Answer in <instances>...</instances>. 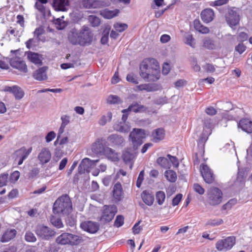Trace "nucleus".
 <instances>
[{
	"instance_id": "obj_1",
	"label": "nucleus",
	"mask_w": 252,
	"mask_h": 252,
	"mask_svg": "<svg viewBox=\"0 0 252 252\" xmlns=\"http://www.w3.org/2000/svg\"><path fill=\"white\" fill-rule=\"evenodd\" d=\"M140 75L146 81H156L160 76L159 64H141Z\"/></svg>"
},
{
	"instance_id": "obj_2",
	"label": "nucleus",
	"mask_w": 252,
	"mask_h": 252,
	"mask_svg": "<svg viewBox=\"0 0 252 252\" xmlns=\"http://www.w3.org/2000/svg\"><path fill=\"white\" fill-rule=\"evenodd\" d=\"M53 212L55 214L68 215L72 210L71 200L67 194H64L59 197L55 202L53 206Z\"/></svg>"
},
{
	"instance_id": "obj_3",
	"label": "nucleus",
	"mask_w": 252,
	"mask_h": 252,
	"mask_svg": "<svg viewBox=\"0 0 252 252\" xmlns=\"http://www.w3.org/2000/svg\"><path fill=\"white\" fill-rule=\"evenodd\" d=\"M222 199V192L217 188H213L207 193V202L212 206L220 204Z\"/></svg>"
},
{
	"instance_id": "obj_4",
	"label": "nucleus",
	"mask_w": 252,
	"mask_h": 252,
	"mask_svg": "<svg viewBox=\"0 0 252 252\" xmlns=\"http://www.w3.org/2000/svg\"><path fill=\"white\" fill-rule=\"evenodd\" d=\"M35 232L39 238L44 240H49L56 235L54 230L42 224L37 225Z\"/></svg>"
},
{
	"instance_id": "obj_5",
	"label": "nucleus",
	"mask_w": 252,
	"mask_h": 252,
	"mask_svg": "<svg viewBox=\"0 0 252 252\" xmlns=\"http://www.w3.org/2000/svg\"><path fill=\"white\" fill-rule=\"evenodd\" d=\"M236 242L234 236H229L223 239L219 240L216 244V249L220 252H226L231 250Z\"/></svg>"
},
{
	"instance_id": "obj_6",
	"label": "nucleus",
	"mask_w": 252,
	"mask_h": 252,
	"mask_svg": "<svg viewBox=\"0 0 252 252\" xmlns=\"http://www.w3.org/2000/svg\"><path fill=\"white\" fill-rule=\"evenodd\" d=\"M213 124L211 119H207L205 120L203 127V131L200 136L198 144L204 145V143L208 140L209 136L211 134Z\"/></svg>"
},
{
	"instance_id": "obj_7",
	"label": "nucleus",
	"mask_w": 252,
	"mask_h": 252,
	"mask_svg": "<svg viewBox=\"0 0 252 252\" xmlns=\"http://www.w3.org/2000/svg\"><path fill=\"white\" fill-rule=\"evenodd\" d=\"M145 131L142 129L134 128L130 133L129 137L131 139L134 148L141 145L143 139L145 138Z\"/></svg>"
},
{
	"instance_id": "obj_8",
	"label": "nucleus",
	"mask_w": 252,
	"mask_h": 252,
	"mask_svg": "<svg viewBox=\"0 0 252 252\" xmlns=\"http://www.w3.org/2000/svg\"><path fill=\"white\" fill-rule=\"evenodd\" d=\"M117 212V207L114 205L104 206L100 220L104 222L110 221L113 219Z\"/></svg>"
},
{
	"instance_id": "obj_9",
	"label": "nucleus",
	"mask_w": 252,
	"mask_h": 252,
	"mask_svg": "<svg viewBox=\"0 0 252 252\" xmlns=\"http://www.w3.org/2000/svg\"><path fill=\"white\" fill-rule=\"evenodd\" d=\"M79 32L81 38V46H86L90 44L93 38V33L90 29L84 26L79 31Z\"/></svg>"
},
{
	"instance_id": "obj_10",
	"label": "nucleus",
	"mask_w": 252,
	"mask_h": 252,
	"mask_svg": "<svg viewBox=\"0 0 252 252\" xmlns=\"http://www.w3.org/2000/svg\"><path fill=\"white\" fill-rule=\"evenodd\" d=\"M32 147L27 149L23 147L16 151L14 154L15 161H18V164L21 165L24 160H25L32 152Z\"/></svg>"
},
{
	"instance_id": "obj_11",
	"label": "nucleus",
	"mask_w": 252,
	"mask_h": 252,
	"mask_svg": "<svg viewBox=\"0 0 252 252\" xmlns=\"http://www.w3.org/2000/svg\"><path fill=\"white\" fill-rule=\"evenodd\" d=\"M225 19L230 27H232L237 25L240 21V15L238 11L234 9L229 10L225 15Z\"/></svg>"
},
{
	"instance_id": "obj_12",
	"label": "nucleus",
	"mask_w": 252,
	"mask_h": 252,
	"mask_svg": "<svg viewBox=\"0 0 252 252\" xmlns=\"http://www.w3.org/2000/svg\"><path fill=\"white\" fill-rule=\"evenodd\" d=\"M200 172L204 181L207 184L212 183L215 177L213 171L206 164H201L200 165Z\"/></svg>"
},
{
	"instance_id": "obj_13",
	"label": "nucleus",
	"mask_w": 252,
	"mask_h": 252,
	"mask_svg": "<svg viewBox=\"0 0 252 252\" xmlns=\"http://www.w3.org/2000/svg\"><path fill=\"white\" fill-rule=\"evenodd\" d=\"M3 91L12 93L16 99L20 100L22 99L24 95L23 90L18 86L14 85L12 86H5Z\"/></svg>"
},
{
	"instance_id": "obj_14",
	"label": "nucleus",
	"mask_w": 252,
	"mask_h": 252,
	"mask_svg": "<svg viewBox=\"0 0 252 252\" xmlns=\"http://www.w3.org/2000/svg\"><path fill=\"white\" fill-rule=\"evenodd\" d=\"M39 163L43 165L49 162L51 158V153L48 148H43L39 152L38 157Z\"/></svg>"
},
{
	"instance_id": "obj_15",
	"label": "nucleus",
	"mask_w": 252,
	"mask_h": 252,
	"mask_svg": "<svg viewBox=\"0 0 252 252\" xmlns=\"http://www.w3.org/2000/svg\"><path fill=\"white\" fill-rule=\"evenodd\" d=\"M136 157V154L133 150L131 149H127L124 151L122 155V158L126 164L130 165L129 167L132 168V164Z\"/></svg>"
},
{
	"instance_id": "obj_16",
	"label": "nucleus",
	"mask_w": 252,
	"mask_h": 252,
	"mask_svg": "<svg viewBox=\"0 0 252 252\" xmlns=\"http://www.w3.org/2000/svg\"><path fill=\"white\" fill-rule=\"evenodd\" d=\"M48 67L42 66L36 70L32 74L33 78L39 81H44L47 79V71Z\"/></svg>"
},
{
	"instance_id": "obj_17",
	"label": "nucleus",
	"mask_w": 252,
	"mask_h": 252,
	"mask_svg": "<svg viewBox=\"0 0 252 252\" xmlns=\"http://www.w3.org/2000/svg\"><path fill=\"white\" fill-rule=\"evenodd\" d=\"M80 226L82 229L91 233L96 232L99 229L97 223L90 221L82 222Z\"/></svg>"
},
{
	"instance_id": "obj_18",
	"label": "nucleus",
	"mask_w": 252,
	"mask_h": 252,
	"mask_svg": "<svg viewBox=\"0 0 252 252\" xmlns=\"http://www.w3.org/2000/svg\"><path fill=\"white\" fill-rule=\"evenodd\" d=\"M103 156H104L106 158L111 161L116 162L119 160V154L116 152L115 150L108 147L105 148Z\"/></svg>"
},
{
	"instance_id": "obj_19",
	"label": "nucleus",
	"mask_w": 252,
	"mask_h": 252,
	"mask_svg": "<svg viewBox=\"0 0 252 252\" xmlns=\"http://www.w3.org/2000/svg\"><path fill=\"white\" fill-rule=\"evenodd\" d=\"M69 6L68 0H54L53 7L56 11H66Z\"/></svg>"
},
{
	"instance_id": "obj_20",
	"label": "nucleus",
	"mask_w": 252,
	"mask_h": 252,
	"mask_svg": "<svg viewBox=\"0 0 252 252\" xmlns=\"http://www.w3.org/2000/svg\"><path fill=\"white\" fill-rule=\"evenodd\" d=\"M80 37L79 31L75 29L70 31L68 34L69 41L73 45H81V38Z\"/></svg>"
},
{
	"instance_id": "obj_21",
	"label": "nucleus",
	"mask_w": 252,
	"mask_h": 252,
	"mask_svg": "<svg viewBox=\"0 0 252 252\" xmlns=\"http://www.w3.org/2000/svg\"><path fill=\"white\" fill-rule=\"evenodd\" d=\"M136 88L138 90L140 91H146V92H155L160 90L161 88V86L160 85L157 84H144L137 86Z\"/></svg>"
},
{
	"instance_id": "obj_22",
	"label": "nucleus",
	"mask_w": 252,
	"mask_h": 252,
	"mask_svg": "<svg viewBox=\"0 0 252 252\" xmlns=\"http://www.w3.org/2000/svg\"><path fill=\"white\" fill-rule=\"evenodd\" d=\"M99 160V159L91 160L89 158H85L82 160L79 167L83 168L84 171L90 172V169L94 166Z\"/></svg>"
},
{
	"instance_id": "obj_23",
	"label": "nucleus",
	"mask_w": 252,
	"mask_h": 252,
	"mask_svg": "<svg viewBox=\"0 0 252 252\" xmlns=\"http://www.w3.org/2000/svg\"><path fill=\"white\" fill-rule=\"evenodd\" d=\"M147 109L146 106L135 102L129 105L127 109H123L122 112L125 113L132 111L135 113H142L145 112Z\"/></svg>"
},
{
	"instance_id": "obj_24",
	"label": "nucleus",
	"mask_w": 252,
	"mask_h": 252,
	"mask_svg": "<svg viewBox=\"0 0 252 252\" xmlns=\"http://www.w3.org/2000/svg\"><path fill=\"white\" fill-rule=\"evenodd\" d=\"M215 14L213 9L206 8L201 13V18L202 21L206 23H208L213 21Z\"/></svg>"
},
{
	"instance_id": "obj_25",
	"label": "nucleus",
	"mask_w": 252,
	"mask_h": 252,
	"mask_svg": "<svg viewBox=\"0 0 252 252\" xmlns=\"http://www.w3.org/2000/svg\"><path fill=\"white\" fill-rule=\"evenodd\" d=\"M124 193L121 184L120 183H117L114 186L113 189V196L117 201L121 200L124 196Z\"/></svg>"
},
{
	"instance_id": "obj_26",
	"label": "nucleus",
	"mask_w": 252,
	"mask_h": 252,
	"mask_svg": "<svg viewBox=\"0 0 252 252\" xmlns=\"http://www.w3.org/2000/svg\"><path fill=\"white\" fill-rule=\"evenodd\" d=\"M238 127H240L243 131L251 133H252V122L248 119H243L238 123Z\"/></svg>"
},
{
	"instance_id": "obj_27",
	"label": "nucleus",
	"mask_w": 252,
	"mask_h": 252,
	"mask_svg": "<svg viewBox=\"0 0 252 252\" xmlns=\"http://www.w3.org/2000/svg\"><path fill=\"white\" fill-rule=\"evenodd\" d=\"M81 2L86 8H97L102 5V2L97 0H81Z\"/></svg>"
},
{
	"instance_id": "obj_28",
	"label": "nucleus",
	"mask_w": 252,
	"mask_h": 252,
	"mask_svg": "<svg viewBox=\"0 0 252 252\" xmlns=\"http://www.w3.org/2000/svg\"><path fill=\"white\" fill-rule=\"evenodd\" d=\"M143 201L149 206H152L154 202L155 198L153 194L148 190H144L141 194Z\"/></svg>"
},
{
	"instance_id": "obj_29",
	"label": "nucleus",
	"mask_w": 252,
	"mask_h": 252,
	"mask_svg": "<svg viewBox=\"0 0 252 252\" xmlns=\"http://www.w3.org/2000/svg\"><path fill=\"white\" fill-rule=\"evenodd\" d=\"M9 65L23 73H27L28 72L26 64H0V71L1 70L8 69L9 68Z\"/></svg>"
},
{
	"instance_id": "obj_30",
	"label": "nucleus",
	"mask_w": 252,
	"mask_h": 252,
	"mask_svg": "<svg viewBox=\"0 0 252 252\" xmlns=\"http://www.w3.org/2000/svg\"><path fill=\"white\" fill-rule=\"evenodd\" d=\"M119 13L120 10L117 9L111 10L105 8L100 11V15L107 19H110L117 16Z\"/></svg>"
},
{
	"instance_id": "obj_31",
	"label": "nucleus",
	"mask_w": 252,
	"mask_h": 252,
	"mask_svg": "<svg viewBox=\"0 0 252 252\" xmlns=\"http://www.w3.org/2000/svg\"><path fill=\"white\" fill-rule=\"evenodd\" d=\"M114 129L120 132L127 133L129 131L130 126L128 122H118L113 126Z\"/></svg>"
},
{
	"instance_id": "obj_32",
	"label": "nucleus",
	"mask_w": 252,
	"mask_h": 252,
	"mask_svg": "<svg viewBox=\"0 0 252 252\" xmlns=\"http://www.w3.org/2000/svg\"><path fill=\"white\" fill-rule=\"evenodd\" d=\"M107 140L113 146L122 145L124 142L123 137L117 134H113L109 135L107 138Z\"/></svg>"
},
{
	"instance_id": "obj_33",
	"label": "nucleus",
	"mask_w": 252,
	"mask_h": 252,
	"mask_svg": "<svg viewBox=\"0 0 252 252\" xmlns=\"http://www.w3.org/2000/svg\"><path fill=\"white\" fill-rule=\"evenodd\" d=\"M16 234L17 231L15 229H8L2 235L0 241L2 243L7 242L14 238Z\"/></svg>"
},
{
	"instance_id": "obj_34",
	"label": "nucleus",
	"mask_w": 252,
	"mask_h": 252,
	"mask_svg": "<svg viewBox=\"0 0 252 252\" xmlns=\"http://www.w3.org/2000/svg\"><path fill=\"white\" fill-rule=\"evenodd\" d=\"M244 173L238 172L237 178L234 182V186L238 189H241L245 186V177Z\"/></svg>"
},
{
	"instance_id": "obj_35",
	"label": "nucleus",
	"mask_w": 252,
	"mask_h": 252,
	"mask_svg": "<svg viewBox=\"0 0 252 252\" xmlns=\"http://www.w3.org/2000/svg\"><path fill=\"white\" fill-rule=\"evenodd\" d=\"M105 148H107V146L103 145L101 141H98L93 144L92 149L94 153L103 155Z\"/></svg>"
},
{
	"instance_id": "obj_36",
	"label": "nucleus",
	"mask_w": 252,
	"mask_h": 252,
	"mask_svg": "<svg viewBox=\"0 0 252 252\" xmlns=\"http://www.w3.org/2000/svg\"><path fill=\"white\" fill-rule=\"evenodd\" d=\"M69 233H63L56 239L57 244L62 245L69 244Z\"/></svg>"
},
{
	"instance_id": "obj_37",
	"label": "nucleus",
	"mask_w": 252,
	"mask_h": 252,
	"mask_svg": "<svg viewBox=\"0 0 252 252\" xmlns=\"http://www.w3.org/2000/svg\"><path fill=\"white\" fill-rule=\"evenodd\" d=\"M194 29L200 33L205 34L209 32V29L202 25L199 20H195L193 22Z\"/></svg>"
},
{
	"instance_id": "obj_38",
	"label": "nucleus",
	"mask_w": 252,
	"mask_h": 252,
	"mask_svg": "<svg viewBox=\"0 0 252 252\" xmlns=\"http://www.w3.org/2000/svg\"><path fill=\"white\" fill-rule=\"evenodd\" d=\"M27 57L32 63H42L41 61V56L38 53L30 51L27 53Z\"/></svg>"
},
{
	"instance_id": "obj_39",
	"label": "nucleus",
	"mask_w": 252,
	"mask_h": 252,
	"mask_svg": "<svg viewBox=\"0 0 252 252\" xmlns=\"http://www.w3.org/2000/svg\"><path fill=\"white\" fill-rule=\"evenodd\" d=\"M69 244L72 246H77L83 242L82 237L77 235L69 233Z\"/></svg>"
},
{
	"instance_id": "obj_40",
	"label": "nucleus",
	"mask_w": 252,
	"mask_h": 252,
	"mask_svg": "<svg viewBox=\"0 0 252 252\" xmlns=\"http://www.w3.org/2000/svg\"><path fill=\"white\" fill-rule=\"evenodd\" d=\"M154 141L158 142L162 140L164 137V131L162 128H158L155 130L152 133Z\"/></svg>"
},
{
	"instance_id": "obj_41",
	"label": "nucleus",
	"mask_w": 252,
	"mask_h": 252,
	"mask_svg": "<svg viewBox=\"0 0 252 252\" xmlns=\"http://www.w3.org/2000/svg\"><path fill=\"white\" fill-rule=\"evenodd\" d=\"M165 176L167 180L170 182L174 183L176 181L177 175L175 171L173 170H167L165 172Z\"/></svg>"
},
{
	"instance_id": "obj_42",
	"label": "nucleus",
	"mask_w": 252,
	"mask_h": 252,
	"mask_svg": "<svg viewBox=\"0 0 252 252\" xmlns=\"http://www.w3.org/2000/svg\"><path fill=\"white\" fill-rule=\"evenodd\" d=\"M106 101L107 103L109 104H116L122 102V101L119 96L112 94L108 96Z\"/></svg>"
},
{
	"instance_id": "obj_43",
	"label": "nucleus",
	"mask_w": 252,
	"mask_h": 252,
	"mask_svg": "<svg viewBox=\"0 0 252 252\" xmlns=\"http://www.w3.org/2000/svg\"><path fill=\"white\" fill-rule=\"evenodd\" d=\"M156 198L158 204L161 205L165 201V194L163 191H157L156 194Z\"/></svg>"
},
{
	"instance_id": "obj_44",
	"label": "nucleus",
	"mask_w": 252,
	"mask_h": 252,
	"mask_svg": "<svg viewBox=\"0 0 252 252\" xmlns=\"http://www.w3.org/2000/svg\"><path fill=\"white\" fill-rule=\"evenodd\" d=\"M51 223L58 228L63 227V225L60 218H57L55 216H52L50 219Z\"/></svg>"
},
{
	"instance_id": "obj_45",
	"label": "nucleus",
	"mask_w": 252,
	"mask_h": 252,
	"mask_svg": "<svg viewBox=\"0 0 252 252\" xmlns=\"http://www.w3.org/2000/svg\"><path fill=\"white\" fill-rule=\"evenodd\" d=\"M222 223L223 220L220 219H210L206 222L205 225L213 227L220 225Z\"/></svg>"
},
{
	"instance_id": "obj_46",
	"label": "nucleus",
	"mask_w": 252,
	"mask_h": 252,
	"mask_svg": "<svg viewBox=\"0 0 252 252\" xmlns=\"http://www.w3.org/2000/svg\"><path fill=\"white\" fill-rule=\"evenodd\" d=\"M112 114L111 112H108L106 115L102 116L99 121V124L101 126H104L107 122L111 120Z\"/></svg>"
},
{
	"instance_id": "obj_47",
	"label": "nucleus",
	"mask_w": 252,
	"mask_h": 252,
	"mask_svg": "<svg viewBox=\"0 0 252 252\" xmlns=\"http://www.w3.org/2000/svg\"><path fill=\"white\" fill-rule=\"evenodd\" d=\"M88 20L93 27H97L100 23L99 18L94 15H90Z\"/></svg>"
},
{
	"instance_id": "obj_48",
	"label": "nucleus",
	"mask_w": 252,
	"mask_h": 252,
	"mask_svg": "<svg viewBox=\"0 0 252 252\" xmlns=\"http://www.w3.org/2000/svg\"><path fill=\"white\" fill-rule=\"evenodd\" d=\"M44 30L42 27H39L36 28L33 32L34 36L36 38L38 41H44V40L41 39L40 36L44 33Z\"/></svg>"
},
{
	"instance_id": "obj_49",
	"label": "nucleus",
	"mask_w": 252,
	"mask_h": 252,
	"mask_svg": "<svg viewBox=\"0 0 252 252\" xmlns=\"http://www.w3.org/2000/svg\"><path fill=\"white\" fill-rule=\"evenodd\" d=\"M127 27V25L125 23H116L114 25V29L120 32H124Z\"/></svg>"
},
{
	"instance_id": "obj_50",
	"label": "nucleus",
	"mask_w": 252,
	"mask_h": 252,
	"mask_svg": "<svg viewBox=\"0 0 252 252\" xmlns=\"http://www.w3.org/2000/svg\"><path fill=\"white\" fill-rule=\"evenodd\" d=\"M237 200L236 199H232L229 200L226 204L223 205L222 209L225 210H229L232 207L236 204Z\"/></svg>"
},
{
	"instance_id": "obj_51",
	"label": "nucleus",
	"mask_w": 252,
	"mask_h": 252,
	"mask_svg": "<svg viewBox=\"0 0 252 252\" xmlns=\"http://www.w3.org/2000/svg\"><path fill=\"white\" fill-rule=\"evenodd\" d=\"M20 173L18 171H15L12 173L9 177H8L9 182L11 183H15L19 178Z\"/></svg>"
},
{
	"instance_id": "obj_52",
	"label": "nucleus",
	"mask_w": 252,
	"mask_h": 252,
	"mask_svg": "<svg viewBox=\"0 0 252 252\" xmlns=\"http://www.w3.org/2000/svg\"><path fill=\"white\" fill-rule=\"evenodd\" d=\"M157 163L161 166L167 168L169 166L168 159L164 157H159L157 159Z\"/></svg>"
},
{
	"instance_id": "obj_53",
	"label": "nucleus",
	"mask_w": 252,
	"mask_h": 252,
	"mask_svg": "<svg viewBox=\"0 0 252 252\" xmlns=\"http://www.w3.org/2000/svg\"><path fill=\"white\" fill-rule=\"evenodd\" d=\"M8 182V174L7 173H3L0 175V187L6 186Z\"/></svg>"
},
{
	"instance_id": "obj_54",
	"label": "nucleus",
	"mask_w": 252,
	"mask_h": 252,
	"mask_svg": "<svg viewBox=\"0 0 252 252\" xmlns=\"http://www.w3.org/2000/svg\"><path fill=\"white\" fill-rule=\"evenodd\" d=\"M63 19L64 16H63L61 18H58L54 20V23L56 25H57L58 26V28L59 29H63L66 26L65 23L63 21Z\"/></svg>"
},
{
	"instance_id": "obj_55",
	"label": "nucleus",
	"mask_w": 252,
	"mask_h": 252,
	"mask_svg": "<svg viewBox=\"0 0 252 252\" xmlns=\"http://www.w3.org/2000/svg\"><path fill=\"white\" fill-rule=\"evenodd\" d=\"M25 238L26 241L29 242H34L36 240L34 234L30 231H28L26 233Z\"/></svg>"
},
{
	"instance_id": "obj_56",
	"label": "nucleus",
	"mask_w": 252,
	"mask_h": 252,
	"mask_svg": "<svg viewBox=\"0 0 252 252\" xmlns=\"http://www.w3.org/2000/svg\"><path fill=\"white\" fill-rule=\"evenodd\" d=\"M185 43L192 47L195 45L194 39L191 34H187L185 36Z\"/></svg>"
},
{
	"instance_id": "obj_57",
	"label": "nucleus",
	"mask_w": 252,
	"mask_h": 252,
	"mask_svg": "<svg viewBox=\"0 0 252 252\" xmlns=\"http://www.w3.org/2000/svg\"><path fill=\"white\" fill-rule=\"evenodd\" d=\"M203 45L205 48L209 49H213L215 47L213 41L209 38H206L204 40Z\"/></svg>"
},
{
	"instance_id": "obj_58",
	"label": "nucleus",
	"mask_w": 252,
	"mask_h": 252,
	"mask_svg": "<svg viewBox=\"0 0 252 252\" xmlns=\"http://www.w3.org/2000/svg\"><path fill=\"white\" fill-rule=\"evenodd\" d=\"M124 221V217L122 216H118L115 220L114 225L117 227H119L123 225Z\"/></svg>"
},
{
	"instance_id": "obj_59",
	"label": "nucleus",
	"mask_w": 252,
	"mask_h": 252,
	"mask_svg": "<svg viewBox=\"0 0 252 252\" xmlns=\"http://www.w3.org/2000/svg\"><path fill=\"white\" fill-rule=\"evenodd\" d=\"M183 197V195L181 193H178L173 198L172 201V205L173 206H175L179 204L180 202L181 201Z\"/></svg>"
},
{
	"instance_id": "obj_60",
	"label": "nucleus",
	"mask_w": 252,
	"mask_h": 252,
	"mask_svg": "<svg viewBox=\"0 0 252 252\" xmlns=\"http://www.w3.org/2000/svg\"><path fill=\"white\" fill-rule=\"evenodd\" d=\"M35 7L43 15H45L46 14V8L43 5L39 2H36L35 4Z\"/></svg>"
},
{
	"instance_id": "obj_61",
	"label": "nucleus",
	"mask_w": 252,
	"mask_h": 252,
	"mask_svg": "<svg viewBox=\"0 0 252 252\" xmlns=\"http://www.w3.org/2000/svg\"><path fill=\"white\" fill-rule=\"evenodd\" d=\"M228 1V0H216L214 1H212L210 5L212 6H221L226 4Z\"/></svg>"
},
{
	"instance_id": "obj_62",
	"label": "nucleus",
	"mask_w": 252,
	"mask_h": 252,
	"mask_svg": "<svg viewBox=\"0 0 252 252\" xmlns=\"http://www.w3.org/2000/svg\"><path fill=\"white\" fill-rule=\"evenodd\" d=\"M56 134L54 131H50L45 137L46 142L47 143L50 142L56 137Z\"/></svg>"
},
{
	"instance_id": "obj_63",
	"label": "nucleus",
	"mask_w": 252,
	"mask_h": 252,
	"mask_svg": "<svg viewBox=\"0 0 252 252\" xmlns=\"http://www.w3.org/2000/svg\"><path fill=\"white\" fill-rule=\"evenodd\" d=\"M61 119L62 121L61 125L66 126L70 123V117L66 115H63L61 116Z\"/></svg>"
},
{
	"instance_id": "obj_64",
	"label": "nucleus",
	"mask_w": 252,
	"mask_h": 252,
	"mask_svg": "<svg viewBox=\"0 0 252 252\" xmlns=\"http://www.w3.org/2000/svg\"><path fill=\"white\" fill-rule=\"evenodd\" d=\"M167 158H168V160H169L172 163V165L174 167H178L179 165V162L178 159L174 156H172L170 155H167Z\"/></svg>"
}]
</instances>
